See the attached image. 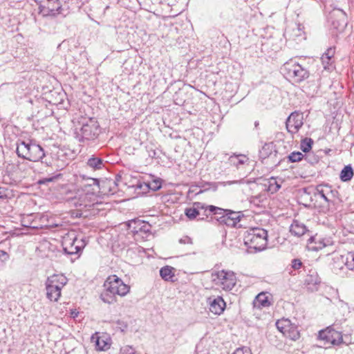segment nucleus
I'll use <instances>...</instances> for the list:
<instances>
[{"label": "nucleus", "mask_w": 354, "mask_h": 354, "mask_svg": "<svg viewBox=\"0 0 354 354\" xmlns=\"http://www.w3.org/2000/svg\"><path fill=\"white\" fill-rule=\"evenodd\" d=\"M100 125L95 118L84 119L80 127H76L74 131L75 139L82 143L95 140L100 134Z\"/></svg>", "instance_id": "obj_1"}, {"label": "nucleus", "mask_w": 354, "mask_h": 354, "mask_svg": "<svg viewBox=\"0 0 354 354\" xmlns=\"http://www.w3.org/2000/svg\"><path fill=\"white\" fill-rule=\"evenodd\" d=\"M243 241L248 249L253 250L250 252L262 251L268 244V232L260 227L250 228L245 232Z\"/></svg>", "instance_id": "obj_2"}, {"label": "nucleus", "mask_w": 354, "mask_h": 354, "mask_svg": "<svg viewBox=\"0 0 354 354\" xmlns=\"http://www.w3.org/2000/svg\"><path fill=\"white\" fill-rule=\"evenodd\" d=\"M209 212L214 215V218L221 224L229 227H236L237 223L243 217L242 212H234L227 209H223L214 205L208 206Z\"/></svg>", "instance_id": "obj_3"}, {"label": "nucleus", "mask_w": 354, "mask_h": 354, "mask_svg": "<svg viewBox=\"0 0 354 354\" xmlns=\"http://www.w3.org/2000/svg\"><path fill=\"white\" fill-rule=\"evenodd\" d=\"M16 152L19 157L32 162L42 160L45 156L43 148L32 142H26L22 141L17 145Z\"/></svg>", "instance_id": "obj_4"}, {"label": "nucleus", "mask_w": 354, "mask_h": 354, "mask_svg": "<svg viewBox=\"0 0 354 354\" xmlns=\"http://www.w3.org/2000/svg\"><path fill=\"white\" fill-rule=\"evenodd\" d=\"M281 70L287 78L295 83H299L309 76L308 71L293 60L286 62L281 67Z\"/></svg>", "instance_id": "obj_5"}, {"label": "nucleus", "mask_w": 354, "mask_h": 354, "mask_svg": "<svg viewBox=\"0 0 354 354\" xmlns=\"http://www.w3.org/2000/svg\"><path fill=\"white\" fill-rule=\"evenodd\" d=\"M212 281L223 290H232L236 283V279L233 272L221 270L212 274Z\"/></svg>", "instance_id": "obj_6"}, {"label": "nucleus", "mask_w": 354, "mask_h": 354, "mask_svg": "<svg viewBox=\"0 0 354 354\" xmlns=\"http://www.w3.org/2000/svg\"><path fill=\"white\" fill-rule=\"evenodd\" d=\"M104 287H108L110 292L121 297L125 296L130 290V286L116 275L109 276L105 281Z\"/></svg>", "instance_id": "obj_7"}, {"label": "nucleus", "mask_w": 354, "mask_h": 354, "mask_svg": "<svg viewBox=\"0 0 354 354\" xmlns=\"http://www.w3.org/2000/svg\"><path fill=\"white\" fill-rule=\"evenodd\" d=\"M63 250L67 254H75L80 252L86 245L83 239H78L74 234L64 238Z\"/></svg>", "instance_id": "obj_8"}, {"label": "nucleus", "mask_w": 354, "mask_h": 354, "mask_svg": "<svg viewBox=\"0 0 354 354\" xmlns=\"http://www.w3.org/2000/svg\"><path fill=\"white\" fill-rule=\"evenodd\" d=\"M276 327L285 337L291 340L296 341L300 337L297 326L288 319L278 320L276 322Z\"/></svg>", "instance_id": "obj_9"}, {"label": "nucleus", "mask_w": 354, "mask_h": 354, "mask_svg": "<svg viewBox=\"0 0 354 354\" xmlns=\"http://www.w3.org/2000/svg\"><path fill=\"white\" fill-rule=\"evenodd\" d=\"M39 12L44 17H56L59 15L66 17L68 13L62 8L60 0H47L46 6H39Z\"/></svg>", "instance_id": "obj_10"}, {"label": "nucleus", "mask_w": 354, "mask_h": 354, "mask_svg": "<svg viewBox=\"0 0 354 354\" xmlns=\"http://www.w3.org/2000/svg\"><path fill=\"white\" fill-rule=\"evenodd\" d=\"M319 337L325 341L326 344L338 345L342 342V335L340 332L333 329L331 326L319 331Z\"/></svg>", "instance_id": "obj_11"}, {"label": "nucleus", "mask_w": 354, "mask_h": 354, "mask_svg": "<svg viewBox=\"0 0 354 354\" xmlns=\"http://www.w3.org/2000/svg\"><path fill=\"white\" fill-rule=\"evenodd\" d=\"M304 124V114L299 111L292 112L287 118L286 126L287 131L293 134L298 132Z\"/></svg>", "instance_id": "obj_12"}, {"label": "nucleus", "mask_w": 354, "mask_h": 354, "mask_svg": "<svg viewBox=\"0 0 354 354\" xmlns=\"http://www.w3.org/2000/svg\"><path fill=\"white\" fill-rule=\"evenodd\" d=\"M209 205H205L204 203L200 202H196L193 204L192 207H188L185 209V214L190 220H193L196 218L197 216H205L209 217L212 213L209 212Z\"/></svg>", "instance_id": "obj_13"}, {"label": "nucleus", "mask_w": 354, "mask_h": 354, "mask_svg": "<svg viewBox=\"0 0 354 354\" xmlns=\"http://www.w3.org/2000/svg\"><path fill=\"white\" fill-rule=\"evenodd\" d=\"M129 227L134 235L145 234L147 236L151 232V225L140 219L131 220L129 223Z\"/></svg>", "instance_id": "obj_14"}, {"label": "nucleus", "mask_w": 354, "mask_h": 354, "mask_svg": "<svg viewBox=\"0 0 354 354\" xmlns=\"http://www.w3.org/2000/svg\"><path fill=\"white\" fill-rule=\"evenodd\" d=\"M330 19L333 28L339 32L343 31L347 25L346 15L341 10H333Z\"/></svg>", "instance_id": "obj_15"}, {"label": "nucleus", "mask_w": 354, "mask_h": 354, "mask_svg": "<svg viewBox=\"0 0 354 354\" xmlns=\"http://www.w3.org/2000/svg\"><path fill=\"white\" fill-rule=\"evenodd\" d=\"M208 301L209 310L214 315H219L224 311L226 304L221 297L218 296L216 298L209 297Z\"/></svg>", "instance_id": "obj_16"}, {"label": "nucleus", "mask_w": 354, "mask_h": 354, "mask_svg": "<svg viewBox=\"0 0 354 354\" xmlns=\"http://www.w3.org/2000/svg\"><path fill=\"white\" fill-rule=\"evenodd\" d=\"M67 281V278L63 274H53L47 278L45 285L53 286V287L62 290Z\"/></svg>", "instance_id": "obj_17"}, {"label": "nucleus", "mask_w": 354, "mask_h": 354, "mask_svg": "<svg viewBox=\"0 0 354 354\" xmlns=\"http://www.w3.org/2000/svg\"><path fill=\"white\" fill-rule=\"evenodd\" d=\"M91 198V195L88 193L81 192L78 194L77 196H75L71 200V203L76 207L82 208L91 207V205L89 203V198Z\"/></svg>", "instance_id": "obj_18"}, {"label": "nucleus", "mask_w": 354, "mask_h": 354, "mask_svg": "<svg viewBox=\"0 0 354 354\" xmlns=\"http://www.w3.org/2000/svg\"><path fill=\"white\" fill-rule=\"evenodd\" d=\"M230 164L236 167L238 169L241 165L248 166L250 164L249 158L243 154H234L229 158Z\"/></svg>", "instance_id": "obj_19"}, {"label": "nucleus", "mask_w": 354, "mask_h": 354, "mask_svg": "<svg viewBox=\"0 0 354 354\" xmlns=\"http://www.w3.org/2000/svg\"><path fill=\"white\" fill-rule=\"evenodd\" d=\"M290 232L295 236H301L307 232V228L304 223L294 220L290 227Z\"/></svg>", "instance_id": "obj_20"}, {"label": "nucleus", "mask_w": 354, "mask_h": 354, "mask_svg": "<svg viewBox=\"0 0 354 354\" xmlns=\"http://www.w3.org/2000/svg\"><path fill=\"white\" fill-rule=\"evenodd\" d=\"M46 297L50 301L56 302L59 300L61 297L62 290L59 289V288L53 287V286H50L46 285Z\"/></svg>", "instance_id": "obj_21"}, {"label": "nucleus", "mask_w": 354, "mask_h": 354, "mask_svg": "<svg viewBox=\"0 0 354 354\" xmlns=\"http://www.w3.org/2000/svg\"><path fill=\"white\" fill-rule=\"evenodd\" d=\"M253 305L254 308H261L263 307H267L270 305V302L268 301V296L264 292H261L257 295L253 301Z\"/></svg>", "instance_id": "obj_22"}, {"label": "nucleus", "mask_w": 354, "mask_h": 354, "mask_svg": "<svg viewBox=\"0 0 354 354\" xmlns=\"http://www.w3.org/2000/svg\"><path fill=\"white\" fill-rule=\"evenodd\" d=\"M100 298L104 303L112 304L116 302V295L113 292H110L108 287H104V290L101 292Z\"/></svg>", "instance_id": "obj_23"}, {"label": "nucleus", "mask_w": 354, "mask_h": 354, "mask_svg": "<svg viewBox=\"0 0 354 354\" xmlns=\"http://www.w3.org/2000/svg\"><path fill=\"white\" fill-rule=\"evenodd\" d=\"M338 261L341 263H345V266L351 270L354 271V251L349 252L342 257H338Z\"/></svg>", "instance_id": "obj_24"}, {"label": "nucleus", "mask_w": 354, "mask_h": 354, "mask_svg": "<svg viewBox=\"0 0 354 354\" xmlns=\"http://www.w3.org/2000/svg\"><path fill=\"white\" fill-rule=\"evenodd\" d=\"M160 275L162 279L167 281H174V268L166 266L160 270Z\"/></svg>", "instance_id": "obj_25"}, {"label": "nucleus", "mask_w": 354, "mask_h": 354, "mask_svg": "<svg viewBox=\"0 0 354 354\" xmlns=\"http://www.w3.org/2000/svg\"><path fill=\"white\" fill-rule=\"evenodd\" d=\"M354 175L353 169L351 165L345 166L341 171L339 178L342 182L350 181Z\"/></svg>", "instance_id": "obj_26"}, {"label": "nucleus", "mask_w": 354, "mask_h": 354, "mask_svg": "<svg viewBox=\"0 0 354 354\" xmlns=\"http://www.w3.org/2000/svg\"><path fill=\"white\" fill-rule=\"evenodd\" d=\"M274 146L273 142L266 143L259 151V156L262 159H265L271 156L273 152L276 153L274 150Z\"/></svg>", "instance_id": "obj_27"}, {"label": "nucleus", "mask_w": 354, "mask_h": 354, "mask_svg": "<svg viewBox=\"0 0 354 354\" xmlns=\"http://www.w3.org/2000/svg\"><path fill=\"white\" fill-rule=\"evenodd\" d=\"M320 185L322 187H323V189H324L326 194L328 195L329 198H330L331 202H333V200L335 199L339 198V194L335 188H333L331 185L328 184Z\"/></svg>", "instance_id": "obj_28"}, {"label": "nucleus", "mask_w": 354, "mask_h": 354, "mask_svg": "<svg viewBox=\"0 0 354 354\" xmlns=\"http://www.w3.org/2000/svg\"><path fill=\"white\" fill-rule=\"evenodd\" d=\"M87 165L93 169H100L104 166V163L100 158L92 156L88 160Z\"/></svg>", "instance_id": "obj_29"}, {"label": "nucleus", "mask_w": 354, "mask_h": 354, "mask_svg": "<svg viewBox=\"0 0 354 354\" xmlns=\"http://www.w3.org/2000/svg\"><path fill=\"white\" fill-rule=\"evenodd\" d=\"M308 241L310 243L315 242V243L317 245L312 248L313 250L317 251L327 245V243H325L324 239L320 237L312 236L309 239Z\"/></svg>", "instance_id": "obj_30"}, {"label": "nucleus", "mask_w": 354, "mask_h": 354, "mask_svg": "<svg viewBox=\"0 0 354 354\" xmlns=\"http://www.w3.org/2000/svg\"><path fill=\"white\" fill-rule=\"evenodd\" d=\"M322 64L323 68L327 71H332L334 68V59L326 56H322Z\"/></svg>", "instance_id": "obj_31"}, {"label": "nucleus", "mask_w": 354, "mask_h": 354, "mask_svg": "<svg viewBox=\"0 0 354 354\" xmlns=\"http://www.w3.org/2000/svg\"><path fill=\"white\" fill-rule=\"evenodd\" d=\"M281 188V184L274 178L268 180V190L271 193L277 192Z\"/></svg>", "instance_id": "obj_32"}, {"label": "nucleus", "mask_w": 354, "mask_h": 354, "mask_svg": "<svg viewBox=\"0 0 354 354\" xmlns=\"http://www.w3.org/2000/svg\"><path fill=\"white\" fill-rule=\"evenodd\" d=\"M313 140L310 138H306L301 142L300 148L302 151L307 153L312 149Z\"/></svg>", "instance_id": "obj_33"}, {"label": "nucleus", "mask_w": 354, "mask_h": 354, "mask_svg": "<svg viewBox=\"0 0 354 354\" xmlns=\"http://www.w3.org/2000/svg\"><path fill=\"white\" fill-rule=\"evenodd\" d=\"M95 346L100 351H105L109 348L106 342L100 337L95 338Z\"/></svg>", "instance_id": "obj_34"}, {"label": "nucleus", "mask_w": 354, "mask_h": 354, "mask_svg": "<svg viewBox=\"0 0 354 354\" xmlns=\"http://www.w3.org/2000/svg\"><path fill=\"white\" fill-rule=\"evenodd\" d=\"M212 186H213L214 187H216L214 186V184L212 183H200L198 185H196V186L192 185V188H193V187L201 188V189L197 192V194H201V193L203 192L204 191H207L209 189H210V187Z\"/></svg>", "instance_id": "obj_35"}, {"label": "nucleus", "mask_w": 354, "mask_h": 354, "mask_svg": "<svg viewBox=\"0 0 354 354\" xmlns=\"http://www.w3.org/2000/svg\"><path fill=\"white\" fill-rule=\"evenodd\" d=\"M10 259V254L5 250H0V269H1L6 263Z\"/></svg>", "instance_id": "obj_36"}, {"label": "nucleus", "mask_w": 354, "mask_h": 354, "mask_svg": "<svg viewBox=\"0 0 354 354\" xmlns=\"http://www.w3.org/2000/svg\"><path fill=\"white\" fill-rule=\"evenodd\" d=\"M303 157H304V155L302 153H301L299 151H297V152L291 153L288 156V159H289L290 162H298V161H300L301 160H302Z\"/></svg>", "instance_id": "obj_37"}, {"label": "nucleus", "mask_w": 354, "mask_h": 354, "mask_svg": "<svg viewBox=\"0 0 354 354\" xmlns=\"http://www.w3.org/2000/svg\"><path fill=\"white\" fill-rule=\"evenodd\" d=\"M316 192L326 202H331L330 198H329L328 195L326 194V192L321 185L316 186Z\"/></svg>", "instance_id": "obj_38"}, {"label": "nucleus", "mask_w": 354, "mask_h": 354, "mask_svg": "<svg viewBox=\"0 0 354 354\" xmlns=\"http://www.w3.org/2000/svg\"><path fill=\"white\" fill-rule=\"evenodd\" d=\"M343 255H336L333 257V269L335 270H342L344 267V266H345V263H341V261H338V257H342Z\"/></svg>", "instance_id": "obj_39"}, {"label": "nucleus", "mask_w": 354, "mask_h": 354, "mask_svg": "<svg viewBox=\"0 0 354 354\" xmlns=\"http://www.w3.org/2000/svg\"><path fill=\"white\" fill-rule=\"evenodd\" d=\"M120 354H139L130 346H124L120 348Z\"/></svg>", "instance_id": "obj_40"}, {"label": "nucleus", "mask_w": 354, "mask_h": 354, "mask_svg": "<svg viewBox=\"0 0 354 354\" xmlns=\"http://www.w3.org/2000/svg\"><path fill=\"white\" fill-rule=\"evenodd\" d=\"M162 184L160 180H155L149 185V189L156 191L161 188Z\"/></svg>", "instance_id": "obj_41"}, {"label": "nucleus", "mask_w": 354, "mask_h": 354, "mask_svg": "<svg viewBox=\"0 0 354 354\" xmlns=\"http://www.w3.org/2000/svg\"><path fill=\"white\" fill-rule=\"evenodd\" d=\"M261 197V195L252 196L250 198V202L255 205L259 206V203L262 201Z\"/></svg>", "instance_id": "obj_42"}, {"label": "nucleus", "mask_w": 354, "mask_h": 354, "mask_svg": "<svg viewBox=\"0 0 354 354\" xmlns=\"http://www.w3.org/2000/svg\"><path fill=\"white\" fill-rule=\"evenodd\" d=\"M233 354H252V352L249 348H239Z\"/></svg>", "instance_id": "obj_43"}, {"label": "nucleus", "mask_w": 354, "mask_h": 354, "mask_svg": "<svg viewBox=\"0 0 354 354\" xmlns=\"http://www.w3.org/2000/svg\"><path fill=\"white\" fill-rule=\"evenodd\" d=\"M117 328H118L122 332H124L127 328V324L122 320H118L116 322Z\"/></svg>", "instance_id": "obj_44"}, {"label": "nucleus", "mask_w": 354, "mask_h": 354, "mask_svg": "<svg viewBox=\"0 0 354 354\" xmlns=\"http://www.w3.org/2000/svg\"><path fill=\"white\" fill-rule=\"evenodd\" d=\"M335 55V48H328L326 51L322 55V56L328 57L330 58L334 59Z\"/></svg>", "instance_id": "obj_45"}, {"label": "nucleus", "mask_w": 354, "mask_h": 354, "mask_svg": "<svg viewBox=\"0 0 354 354\" xmlns=\"http://www.w3.org/2000/svg\"><path fill=\"white\" fill-rule=\"evenodd\" d=\"M302 266L301 261L298 259H295L292 261V268L295 270L299 269Z\"/></svg>", "instance_id": "obj_46"}, {"label": "nucleus", "mask_w": 354, "mask_h": 354, "mask_svg": "<svg viewBox=\"0 0 354 354\" xmlns=\"http://www.w3.org/2000/svg\"><path fill=\"white\" fill-rule=\"evenodd\" d=\"M192 241H191V239L189 238V237H185L184 239H180V243H190Z\"/></svg>", "instance_id": "obj_47"}, {"label": "nucleus", "mask_w": 354, "mask_h": 354, "mask_svg": "<svg viewBox=\"0 0 354 354\" xmlns=\"http://www.w3.org/2000/svg\"><path fill=\"white\" fill-rule=\"evenodd\" d=\"M91 180L93 182V185H98L99 181H98L97 179H96V178H91Z\"/></svg>", "instance_id": "obj_48"}, {"label": "nucleus", "mask_w": 354, "mask_h": 354, "mask_svg": "<svg viewBox=\"0 0 354 354\" xmlns=\"http://www.w3.org/2000/svg\"><path fill=\"white\" fill-rule=\"evenodd\" d=\"M238 183H239V181L235 180V181H229V182H227V183L228 185H232V184Z\"/></svg>", "instance_id": "obj_49"}, {"label": "nucleus", "mask_w": 354, "mask_h": 354, "mask_svg": "<svg viewBox=\"0 0 354 354\" xmlns=\"http://www.w3.org/2000/svg\"><path fill=\"white\" fill-rule=\"evenodd\" d=\"M254 126H255V127H257L259 126V122L258 121H256L254 122Z\"/></svg>", "instance_id": "obj_50"}, {"label": "nucleus", "mask_w": 354, "mask_h": 354, "mask_svg": "<svg viewBox=\"0 0 354 354\" xmlns=\"http://www.w3.org/2000/svg\"><path fill=\"white\" fill-rule=\"evenodd\" d=\"M45 163H46L47 165H50V162H45Z\"/></svg>", "instance_id": "obj_51"}, {"label": "nucleus", "mask_w": 354, "mask_h": 354, "mask_svg": "<svg viewBox=\"0 0 354 354\" xmlns=\"http://www.w3.org/2000/svg\"><path fill=\"white\" fill-rule=\"evenodd\" d=\"M51 180H52V178L47 179V181H51Z\"/></svg>", "instance_id": "obj_52"}]
</instances>
